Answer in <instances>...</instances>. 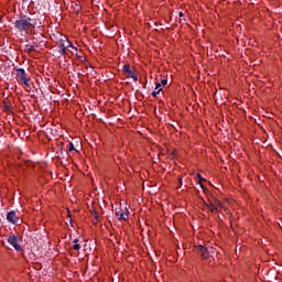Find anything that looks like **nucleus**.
Wrapping results in <instances>:
<instances>
[{
	"instance_id": "1",
	"label": "nucleus",
	"mask_w": 282,
	"mask_h": 282,
	"mask_svg": "<svg viewBox=\"0 0 282 282\" xmlns=\"http://www.w3.org/2000/svg\"><path fill=\"white\" fill-rule=\"evenodd\" d=\"M14 25L19 32H28L31 28H36V20H33L28 15H22L14 22Z\"/></svg>"
},
{
	"instance_id": "2",
	"label": "nucleus",
	"mask_w": 282,
	"mask_h": 282,
	"mask_svg": "<svg viewBox=\"0 0 282 282\" xmlns=\"http://www.w3.org/2000/svg\"><path fill=\"white\" fill-rule=\"evenodd\" d=\"M193 252L199 254L204 261L210 259V251H208V249L204 246H194Z\"/></svg>"
},
{
	"instance_id": "3",
	"label": "nucleus",
	"mask_w": 282,
	"mask_h": 282,
	"mask_svg": "<svg viewBox=\"0 0 282 282\" xmlns=\"http://www.w3.org/2000/svg\"><path fill=\"white\" fill-rule=\"evenodd\" d=\"M17 76L25 87H30V78L28 77V74L25 73V69L23 68H18L17 69Z\"/></svg>"
},
{
	"instance_id": "4",
	"label": "nucleus",
	"mask_w": 282,
	"mask_h": 282,
	"mask_svg": "<svg viewBox=\"0 0 282 282\" xmlns=\"http://www.w3.org/2000/svg\"><path fill=\"white\" fill-rule=\"evenodd\" d=\"M115 215L118 219L127 221L129 219V209L127 207H118L115 209Z\"/></svg>"
},
{
	"instance_id": "5",
	"label": "nucleus",
	"mask_w": 282,
	"mask_h": 282,
	"mask_svg": "<svg viewBox=\"0 0 282 282\" xmlns=\"http://www.w3.org/2000/svg\"><path fill=\"white\" fill-rule=\"evenodd\" d=\"M58 47L61 50V54H63V56H65L67 50H69V47H72V42H69V40H67V37L61 39L58 42Z\"/></svg>"
},
{
	"instance_id": "6",
	"label": "nucleus",
	"mask_w": 282,
	"mask_h": 282,
	"mask_svg": "<svg viewBox=\"0 0 282 282\" xmlns=\"http://www.w3.org/2000/svg\"><path fill=\"white\" fill-rule=\"evenodd\" d=\"M206 208H208V210H210L212 213H216L221 210V203L219 202V199L215 198L213 202H209L206 204Z\"/></svg>"
},
{
	"instance_id": "7",
	"label": "nucleus",
	"mask_w": 282,
	"mask_h": 282,
	"mask_svg": "<svg viewBox=\"0 0 282 282\" xmlns=\"http://www.w3.org/2000/svg\"><path fill=\"white\" fill-rule=\"evenodd\" d=\"M8 243H10V246H12L17 252H21V250H23L21 245H19V239L17 236H9Z\"/></svg>"
},
{
	"instance_id": "8",
	"label": "nucleus",
	"mask_w": 282,
	"mask_h": 282,
	"mask_svg": "<svg viewBox=\"0 0 282 282\" xmlns=\"http://www.w3.org/2000/svg\"><path fill=\"white\" fill-rule=\"evenodd\" d=\"M123 72L128 78H133L134 82H138V75L133 70H131V66L124 65L123 66Z\"/></svg>"
},
{
	"instance_id": "9",
	"label": "nucleus",
	"mask_w": 282,
	"mask_h": 282,
	"mask_svg": "<svg viewBox=\"0 0 282 282\" xmlns=\"http://www.w3.org/2000/svg\"><path fill=\"white\" fill-rule=\"evenodd\" d=\"M7 219L10 224H19V215H17V212H9L7 214Z\"/></svg>"
},
{
	"instance_id": "10",
	"label": "nucleus",
	"mask_w": 282,
	"mask_h": 282,
	"mask_svg": "<svg viewBox=\"0 0 282 282\" xmlns=\"http://www.w3.org/2000/svg\"><path fill=\"white\" fill-rule=\"evenodd\" d=\"M68 52H70L72 54H78V48L70 44Z\"/></svg>"
},
{
	"instance_id": "11",
	"label": "nucleus",
	"mask_w": 282,
	"mask_h": 282,
	"mask_svg": "<svg viewBox=\"0 0 282 282\" xmlns=\"http://www.w3.org/2000/svg\"><path fill=\"white\" fill-rule=\"evenodd\" d=\"M167 83H169L167 79H162L160 84H156L155 89H160V87H162V85L165 86V85H167Z\"/></svg>"
},
{
	"instance_id": "12",
	"label": "nucleus",
	"mask_w": 282,
	"mask_h": 282,
	"mask_svg": "<svg viewBox=\"0 0 282 282\" xmlns=\"http://www.w3.org/2000/svg\"><path fill=\"white\" fill-rule=\"evenodd\" d=\"M73 250H80V245L78 243V239L74 240Z\"/></svg>"
},
{
	"instance_id": "13",
	"label": "nucleus",
	"mask_w": 282,
	"mask_h": 282,
	"mask_svg": "<svg viewBox=\"0 0 282 282\" xmlns=\"http://www.w3.org/2000/svg\"><path fill=\"white\" fill-rule=\"evenodd\" d=\"M160 91H162V88H158L152 93L153 98L158 97V94H160Z\"/></svg>"
},
{
	"instance_id": "14",
	"label": "nucleus",
	"mask_w": 282,
	"mask_h": 282,
	"mask_svg": "<svg viewBox=\"0 0 282 282\" xmlns=\"http://www.w3.org/2000/svg\"><path fill=\"white\" fill-rule=\"evenodd\" d=\"M196 177H197L198 184H199L200 186H203V185H202V182H204V178L202 177V174H196Z\"/></svg>"
},
{
	"instance_id": "15",
	"label": "nucleus",
	"mask_w": 282,
	"mask_h": 282,
	"mask_svg": "<svg viewBox=\"0 0 282 282\" xmlns=\"http://www.w3.org/2000/svg\"><path fill=\"white\" fill-rule=\"evenodd\" d=\"M68 151H76V149L74 148V143H69L68 144Z\"/></svg>"
},
{
	"instance_id": "16",
	"label": "nucleus",
	"mask_w": 282,
	"mask_h": 282,
	"mask_svg": "<svg viewBox=\"0 0 282 282\" xmlns=\"http://www.w3.org/2000/svg\"><path fill=\"white\" fill-rule=\"evenodd\" d=\"M178 17H181V18L184 17V12L180 11Z\"/></svg>"
},
{
	"instance_id": "17",
	"label": "nucleus",
	"mask_w": 282,
	"mask_h": 282,
	"mask_svg": "<svg viewBox=\"0 0 282 282\" xmlns=\"http://www.w3.org/2000/svg\"><path fill=\"white\" fill-rule=\"evenodd\" d=\"M28 52H32V47L26 46Z\"/></svg>"
},
{
	"instance_id": "18",
	"label": "nucleus",
	"mask_w": 282,
	"mask_h": 282,
	"mask_svg": "<svg viewBox=\"0 0 282 282\" xmlns=\"http://www.w3.org/2000/svg\"><path fill=\"white\" fill-rule=\"evenodd\" d=\"M78 10H80V6L77 4V12H78Z\"/></svg>"
},
{
	"instance_id": "19",
	"label": "nucleus",
	"mask_w": 282,
	"mask_h": 282,
	"mask_svg": "<svg viewBox=\"0 0 282 282\" xmlns=\"http://www.w3.org/2000/svg\"><path fill=\"white\" fill-rule=\"evenodd\" d=\"M180 184H182V178H180Z\"/></svg>"
}]
</instances>
